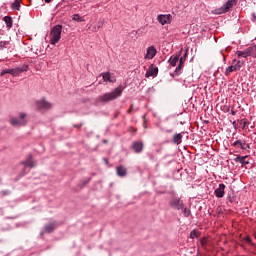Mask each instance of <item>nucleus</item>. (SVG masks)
Instances as JSON below:
<instances>
[{"label":"nucleus","mask_w":256,"mask_h":256,"mask_svg":"<svg viewBox=\"0 0 256 256\" xmlns=\"http://www.w3.org/2000/svg\"><path fill=\"white\" fill-rule=\"evenodd\" d=\"M173 19L171 14H160L157 16V21L160 22L162 25H169Z\"/></svg>","instance_id":"nucleus-9"},{"label":"nucleus","mask_w":256,"mask_h":256,"mask_svg":"<svg viewBox=\"0 0 256 256\" xmlns=\"http://www.w3.org/2000/svg\"><path fill=\"white\" fill-rule=\"evenodd\" d=\"M185 59H187V52H185L184 56H182L181 58H179V65L176 68L175 72L179 73V71H181V69H183V65L185 63Z\"/></svg>","instance_id":"nucleus-15"},{"label":"nucleus","mask_w":256,"mask_h":256,"mask_svg":"<svg viewBox=\"0 0 256 256\" xmlns=\"http://www.w3.org/2000/svg\"><path fill=\"white\" fill-rule=\"evenodd\" d=\"M63 31L62 25H55L50 31V44L57 45L58 41H61V33Z\"/></svg>","instance_id":"nucleus-2"},{"label":"nucleus","mask_w":256,"mask_h":256,"mask_svg":"<svg viewBox=\"0 0 256 256\" xmlns=\"http://www.w3.org/2000/svg\"><path fill=\"white\" fill-rule=\"evenodd\" d=\"M202 247H205V245H207V238H202L200 241Z\"/></svg>","instance_id":"nucleus-33"},{"label":"nucleus","mask_w":256,"mask_h":256,"mask_svg":"<svg viewBox=\"0 0 256 256\" xmlns=\"http://www.w3.org/2000/svg\"><path fill=\"white\" fill-rule=\"evenodd\" d=\"M155 55H157V49H155V46H150L147 48L145 59H153Z\"/></svg>","instance_id":"nucleus-11"},{"label":"nucleus","mask_w":256,"mask_h":256,"mask_svg":"<svg viewBox=\"0 0 256 256\" xmlns=\"http://www.w3.org/2000/svg\"><path fill=\"white\" fill-rule=\"evenodd\" d=\"M116 173L119 177H125V175H127V168L124 166H118L116 168Z\"/></svg>","instance_id":"nucleus-16"},{"label":"nucleus","mask_w":256,"mask_h":256,"mask_svg":"<svg viewBox=\"0 0 256 256\" xmlns=\"http://www.w3.org/2000/svg\"><path fill=\"white\" fill-rule=\"evenodd\" d=\"M214 195H216L218 199L225 197V184H219V187L214 191Z\"/></svg>","instance_id":"nucleus-10"},{"label":"nucleus","mask_w":256,"mask_h":256,"mask_svg":"<svg viewBox=\"0 0 256 256\" xmlns=\"http://www.w3.org/2000/svg\"><path fill=\"white\" fill-rule=\"evenodd\" d=\"M91 181V178H88L87 181L84 182V185H87Z\"/></svg>","instance_id":"nucleus-37"},{"label":"nucleus","mask_w":256,"mask_h":256,"mask_svg":"<svg viewBox=\"0 0 256 256\" xmlns=\"http://www.w3.org/2000/svg\"><path fill=\"white\" fill-rule=\"evenodd\" d=\"M45 3H51V0H44Z\"/></svg>","instance_id":"nucleus-40"},{"label":"nucleus","mask_w":256,"mask_h":256,"mask_svg":"<svg viewBox=\"0 0 256 256\" xmlns=\"http://www.w3.org/2000/svg\"><path fill=\"white\" fill-rule=\"evenodd\" d=\"M97 27H98V29H101V27H103V23L99 22Z\"/></svg>","instance_id":"nucleus-36"},{"label":"nucleus","mask_w":256,"mask_h":256,"mask_svg":"<svg viewBox=\"0 0 256 256\" xmlns=\"http://www.w3.org/2000/svg\"><path fill=\"white\" fill-rule=\"evenodd\" d=\"M245 145V140H237L233 143V147H235L236 149H243Z\"/></svg>","instance_id":"nucleus-21"},{"label":"nucleus","mask_w":256,"mask_h":256,"mask_svg":"<svg viewBox=\"0 0 256 256\" xmlns=\"http://www.w3.org/2000/svg\"><path fill=\"white\" fill-rule=\"evenodd\" d=\"M183 214H184V217H189V215H191V211H189V209L185 208V206H183Z\"/></svg>","instance_id":"nucleus-31"},{"label":"nucleus","mask_w":256,"mask_h":256,"mask_svg":"<svg viewBox=\"0 0 256 256\" xmlns=\"http://www.w3.org/2000/svg\"><path fill=\"white\" fill-rule=\"evenodd\" d=\"M3 21L5 22L8 29H11V27H13V18H11V16H5L3 18Z\"/></svg>","instance_id":"nucleus-20"},{"label":"nucleus","mask_w":256,"mask_h":256,"mask_svg":"<svg viewBox=\"0 0 256 256\" xmlns=\"http://www.w3.org/2000/svg\"><path fill=\"white\" fill-rule=\"evenodd\" d=\"M35 105L38 111H49V109H53V104L44 98L36 101Z\"/></svg>","instance_id":"nucleus-5"},{"label":"nucleus","mask_w":256,"mask_h":256,"mask_svg":"<svg viewBox=\"0 0 256 256\" xmlns=\"http://www.w3.org/2000/svg\"><path fill=\"white\" fill-rule=\"evenodd\" d=\"M232 65H234L235 67H236V69L238 70V71H240L241 70V67H243V65H244V63L242 62V61H240V60H233L232 61Z\"/></svg>","instance_id":"nucleus-23"},{"label":"nucleus","mask_w":256,"mask_h":256,"mask_svg":"<svg viewBox=\"0 0 256 256\" xmlns=\"http://www.w3.org/2000/svg\"><path fill=\"white\" fill-rule=\"evenodd\" d=\"M236 55L241 58L243 57L244 59H247V57H251V55L249 54V48H247L244 51H237Z\"/></svg>","instance_id":"nucleus-18"},{"label":"nucleus","mask_w":256,"mask_h":256,"mask_svg":"<svg viewBox=\"0 0 256 256\" xmlns=\"http://www.w3.org/2000/svg\"><path fill=\"white\" fill-rule=\"evenodd\" d=\"M133 111V104H131L130 108L127 110V113H131Z\"/></svg>","instance_id":"nucleus-35"},{"label":"nucleus","mask_w":256,"mask_h":256,"mask_svg":"<svg viewBox=\"0 0 256 256\" xmlns=\"http://www.w3.org/2000/svg\"><path fill=\"white\" fill-rule=\"evenodd\" d=\"M233 71H238L236 66L234 64H232L231 66H229L226 71H225V75H231V73H233Z\"/></svg>","instance_id":"nucleus-26"},{"label":"nucleus","mask_w":256,"mask_h":256,"mask_svg":"<svg viewBox=\"0 0 256 256\" xmlns=\"http://www.w3.org/2000/svg\"><path fill=\"white\" fill-rule=\"evenodd\" d=\"M252 21H256V15H255V14H253V19H252Z\"/></svg>","instance_id":"nucleus-39"},{"label":"nucleus","mask_w":256,"mask_h":256,"mask_svg":"<svg viewBox=\"0 0 256 256\" xmlns=\"http://www.w3.org/2000/svg\"><path fill=\"white\" fill-rule=\"evenodd\" d=\"M20 7H21V2L19 0H14V2L11 4V8L16 11H19Z\"/></svg>","instance_id":"nucleus-25"},{"label":"nucleus","mask_w":256,"mask_h":256,"mask_svg":"<svg viewBox=\"0 0 256 256\" xmlns=\"http://www.w3.org/2000/svg\"><path fill=\"white\" fill-rule=\"evenodd\" d=\"M169 205L172 209H176L177 211H181V209L185 207L183 200H181L179 197L172 198L169 202Z\"/></svg>","instance_id":"nucleus-6"},{"label":"nucleus","mask_w":256,"mask_h":256,"mask_svg":"<svg viewBox=\"0 0 256 256\" xmlns=\"http://www.w3.org/2000/svg\"><path fill=\"white\" fill-rule=\"evenodd\" d=\"M121 93H123V89L121 87L116 88L112 92L105 93L97 98L98 103H109V101H113L117 99V97H121Z\"/></svg>","instance_id":"nucleus-1"},{"label":"nucleus","mask_w":256,"mask_h":256,"mask_svg":"<svg viewBox=\"0 0 256 256\" xmlns=\"http://www.w3.org/2000/svg\"><path fill=\"white\" fill-rule=\"evenodd\" d=\"M247 149H251V146L249 144H247L246 141H244V146H243V150L247 151Z\"/></svg>","instance_id":"nucleus-32"},{"label":"nucleus","mask_w":256,"mask_h":256,"mask_svg":"<svg viewBox=\"0 0 256 256\" xmlns=\"http://www.w3.org/2000/svg\"><path fill=\"white\" fill-rule=\"evenodd\" d=\"M179 57H180V55L178 54V55L170 58L169 62L172 67H175L177 65V63L179 62Z\"/></svg>","instance_id":"nucleus-22"},{"label":"nucleus","mask_w":256,"mask_h":256,"mask_svg":"<svg viewBox=\"0 0 256 256\" xmlns=\"http://www.w3.org/2000/svg\"><path fill=\"white\" fill-rule=\"evenodd\" d=\"M72 20L77 21V23H83V21H85V19H83L79 14H74L72 16Z\"/></svg>","instance_id":"nucleus-28"},{"label":"nucleus","mask_w":256,"mask_h":256,"mask_svg":"<svg viewBox=\"0 0 256 256\" xmlns=\"http://www.w3.org/2000/svg\"><path fill=\"white\" fill-rule=\"evenodd\" d=\"M28 67L27 66H24V67H21V68H13V69H5V70H2L0 75L1 77H3L4 75H7V73L9 75H12L13 77H17V75L23 73L24 71H27Z\"/></svg>","instance_id":"nucleus-4"},{"label":"nucleus","mask_w":256,"mask_h":256,"mask_svg":"<svg viewBox=\"0 0 256 256\" xmlns=\"http://www.w3.org/2000/svg\"><path fill=\"white\" fill-rule=\"evenodd\" d=\"M132 147L135 153H141V151H143V143L141 142H134Z\"/></svg>","instance_id":"nucleus-17"},{"label":"nucleus","mask_w":256,"mask_h":256,"mask_svg":"<svg viewBox=\"0 0 256 256\" xmlns=\"http://www.w3.org/2000/svg\"><path fill=\"white\" fill-rule=\"evenodd\" d=\"M101 75H102L103 81H105L106 83H114L115 82V78L113 76H111V73L105 72V73H102Z\"/></svg>","instance_id":"nucleus-14"},{"label":"nucleus","mask_w":256,"mask_h":256,"mask_svg":"<svg viewBox=\"0 0 256 256\" xmlns=\"http://www.w3.org/2000/svg\"><path fill=\"white\" fill-rule=\"evenodd\" d=\"M248 52L250 54V57L256 58V45L248 47Z\"/></svg>","instance_id":"nucleus-27"},{"label":"nucleus","mask_w":256,"mask_h":256,"mask_svg":"<svg viewBox=\"0 0 256 256\" xmlns=\"http://www.w3.org/2000/svg\"><path fill=\"white\" fill-rule=\"evenodd\" d=\"M144 127L147 128V125L144 124Z\"/></svg>","instance_id":"nucleus-42"},{"label":"nucleus","mask_w":256,"mask_h":256,"mask_svg":"<svg viewBox=\"0 0 256 256\" xmlns=\"http://www.w3.org/2000/svg\"><path fill=\"white\" fill-rule=\"evenodd\" d=\"M200 233L199 231L197 230H193L191 233H190V239H197L199 237Z\"/></svg>","instance_id":"nucleus-29"},{"label":"nucleus","mask_w":256,"mask_h":256,"mask_svg":"<svg viewBox=\"0 0 256 256\" xmlns=\"http://www.w3.org/2000/svg\"><path fill=\"white\" fill-rule=\"evenodd\" d=\"M21 167L23 175L29 173V171H31V168L33 167V156H29L25 162H22Z\"/></svg>","instance_id":"nucleus-7"},{"label":"nucleus","mask_w":256,"mask_h":256,"mask_svg":"<svg viewBox=\"0 0 256 256\" xmlns=\"http://www.w3.org/2000/svg\"><path fill=\"white\" fill-rule=\"evenodd\" d=\"M57 229V223L52 222L44 226L43 233H53Z\"/></svg>","instance_id":"nucleus-12"},{"label":"nucleus","mask_w":256,"mask_h":256,"mask_svg":"<svg viewBox=\"0 0 256 256\" xmlns=\"http://www.w3.org/2000/svg\"><path fill=\"white\" fill-rule=\"evenodd\" d=\"M233 5H235V0H229L220 9L216 10V13L218 15H221L222 13H227L233 8Z\"/></svg>","instance_id":"nucleus-8"},{"label":"nucleus","mask_w":256,"mask_h":256,"mask_svg":"<svg viewBox=\"0 0 256 256\" xmlns=\"http://www.w3.org/2000/svg\"><path fill=\"white\" fill-rule=\"evenodd\" d=\"M7 45H9V41H0V51H3Z\"/></svg>","instance_id":"nucleus-30"},{"label":"nucleus","mask_w":256,"mask_h":256,"mask_svg":"<svg viewBox=\"0 0 256 256\" xmlns=\"http://www.w3.org/2000/svg\"><path fill=\"white\" fill-rule=\"evenodd\" d=\"M247 125V123L246 122H244V127Z\"/></svg>","instance_id":"nucleus-41"},{"label":"nucleus","mask_w":256,"mask_h":256,"mask_svg":"<svg viewBox=\"0 0 256 256\" xmlns=\"http://www.w3.org/2000/svg\"><path fill=\"white\" fill-rule=\"evenodd\" d=\"M236 161H239L242 165H248L249 161H247V156H238L236 157Z\"/></svg>","instance_id":"nucleus-24"},{"label":"nucleus","mask_w":256,"mask_h":256,"mask_svg":"<svg viewBox=\"0 0 256 256\" xmlns=\"http://www.w3.org/2000/svg\"><path fill=\"white\" fill-rule=\"evenodd\" d=\"M10 125L12 127H25L27 125V113L22 112L19 114V118L12 117L9 120Z\"/></svg>","instance_id":"nucleus-3"},{"label":"nucleus","mask_w":256,"mask_h":256,"mask_svg":"<svg viewBox=\"0 0 256 256\" xmlns=\"http://www.w3.org/2000/svg\"><path fill=\"white\" fill-rule=\"evenodd\" d=\"M142 119L144 120V123H147L146 116H142Z\"/></svg>","instance_id":"nucleus-38"},{"label":"nucleus","mask_w":256,"mask_h":256,"mask_svg":"<svg viewBox=\"0 0 256 256\" xmlns=\"http://www.w3.org/2000/svg\"><path fill=\"white\" fill-rule=\"evenodd\" d=\"M182 139H183V134H181V133L174 134V136H173V143H175L176 145H181Z\"/></svg>","instance_id":"nucleus-19"},{"label":"nucleus","mask_w":256,"mask_h":256,"mask_svg":"<svg viewBox=\"0 0 256 256\" xmlns=\"http://www.w3.org/2000/svg\"><path fill=\"white\" fill-rule=\"evenodd\" d=\"M157 73H159V68L151 67L146 71L145 77H157Z\"/></svg>","instance_id":"nucleus-13"},{"label":"nucleus","mask_w":256,"mask_h":256,"mask_svg":"<svg viewBox=\"0 0 256 256\" xmlns=\"http://www.w3.org/2000/svg\"><path fill=\"white\" fill-rule=\"evenodd\" d=\"M245 241H246V243H251V241H252V240H251V237H246V238H245Z\"/></svg>","instance_id":"nucleus-34"}]
</instances>
